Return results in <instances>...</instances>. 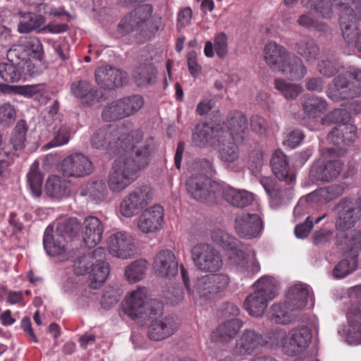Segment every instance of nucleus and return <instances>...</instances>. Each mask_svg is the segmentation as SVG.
<instances>
[{
	"label": "nucleus",
	"instance_id": "f257e3e1",
	"mask_svg": "<svg viewBox=\"0 0 361 361\" xmlns=\"http://www.w3.org/2000/svg\"><path fill=\"white\" fill-rule=\"evenodd\" d=\"M152 147L145 142L130 153L118 157L114 162L108 177V186L113 192L127 188L137 178L139 171L149 163Z\"/></svg>",
	"mask_w": 361,
	"mask_h": 361
},
{
	"label": "nucleus",
	"instance_id": "f03ea898",
	"mask_svg": "<svg viewBox=\"0 0 361 361\" xmlns=\"http://www.w3.org/2000/svg\"><path fill=\"white\" fill-rule=\"evenodd\" d=\"M142 134L137 130L128 132L123 126L112 124L94 130L90 137L92 148L110 155L125 154L139 148L143 144Z\"/></svg>",
	"mask_w": 361,
	"mask_h": 361
},
{
	"label": "nucleus",
	"instance_id": "7ed1b4c3",
	"mask_svg": "<svg viewBox=\"0 0 361 361\" xmlns=\"http://www.w3.org/2000/svg\"><path fill=\"white\" fill-rule=\"evenodd\" d=\"M354 0H301L303 7L315 11L324 18H331L332 6L340 12V26L343 37L347 42L352 43L357 38L355 27L357 18L354 11Z\"/></svg>",
	"mask_w": 361,
	"mask_h": 361
},
{
	"label": "nucleus",
	"instance_id": "20e7f679",
	"mask_svg": "<svg viewBox=\"0 0 361 361\" xmlns=\"http://www.w3.org/2000/svg\"><path fill=\"white\" fill-rule=\"evenodd\" d=\"M163 304L154 299H148L145 288H139L126 297L123 302L124 313L132 319H147L163 314Z\"/></svg>",
	"mask_w": 361,
	"mask_h": 361
},
{
	"label": "nucleus",
	"instance_id": "39448f33",
	"mask_svg": "<svg viewBox=\"0 0 361 361\" xmlns=\"http://www.w3.org/2000/svg\"><path fill=\"white\" fill-rule=\"evenodd\" d=\"M255 290L248 295L244 307L253 317H261L267 308L268 303L278 294V283L272 276H264L255 283Z\"/></svg>",
	"mask_w": 361,
	"mask_h": 361
},
{
	"label": "nucleus",
	"instance_id": "423d86ee",
	"mask_svg": "<svg viewBox=\"0 0 361 361\" xmlns=\"http://www.w3.org/2000/svg\"><path fill=\"white\" fill-rule=\"evenodd\" d=\"M180 274L188 291L195 298L209 299L219 293L225 290L230 283V278L224 274H213L202 276L195 283L194 290L190 288L188 272L183 265H180Z\"/></svg>",
	"mask_w": 361,
	"mask_h": 361
},
{
	"label": "nucleus",
	"instance_id": "0eeeda50",
	"mask_svg": "<svg viewBox=\"0 0 361 361\" xmlns=\"http://www.w3.org/2000/svg\"><path fill=\"white\" fill-rule=\"evenodd\" d=\"M202 171L204 174L192 176L186 182V188L188 193L195 200L204 202L212 194L216 192L218 187L216 182L212 181L207 177V174H212L213 172V164L207 159H202L200 161Z\"/></svg>",
	"mask_w": 361,
	"mask_h": 361
},
{
	"label": "nucleus",
	"instance_id": "6e6552de",
	"mask_svg": "<svg viewBox=\"0 0 361 361\" xmlns=\"http://www.w3.org/2000/svg\"><path fill=\"white\" fill-rule=\"evenodd\" d=\"M341 155V149L326 148L324 149L322 156L325 159L322 162L314 164L310 175L317 180L329 182L336 178L341 173L343 163L338 158Z\"/></svg>",
	"mask_w": 361,
	"mask_h": 361
},
{
	"label": "nucleus",
	"instance_id": "1a4fd4ad",
	"mask_svg": "<svg viewBox=\"0 0 361 361\" xmlns=\"http://www.w3.org/2000/svg\"><path fill=\"white\" fill-rule=\"evenodd\" d=\"M191 257L195 267L202 272H216L223 267L219 251L208 243L194 245L191 250Z\"/></svg>",
	"mask_w": 361,
	"mask_h": 361
},
{
	"label": "nucleus",
	"instance_id": "9d476101",
	"mask_svg": "<svg viewBox=\"0 0 361 361\" xmlns=\"http://www.w3.org/2000/svg\"><path fill=\"white\" fill-rule=\"evenodd\" d=\"M246 249L239 240L233 247H229L227 250L230 251L228 264L245 278H251L260 271V265L256 259L255 252H253L252 257L249 259Z\"/></svg>",
	"mask_w": 361,
	"mask_h": 361
},
{
	"label": "nucleus",
	"instance_id": "9b49d317",
	"mask_svg": "<svg viewBox=\"0 0 361 361\" xmlns=\"http://www.w3.org/2000/svg\"><path fill=\"white\" fill-rule=\"evenodd\" d=\"M152 188L142 185L130 192L120 204L121 214L127 218L134 216L140 213L152 200Z\"/></svg>",
	"mask_w": 361,
	"mask_h": 361
},
{
	"label": "nucleus",
	"instance_id": "f8f14e48",
	"mask_svg": "<svg viewBox=\"0 0 361 361\" xmlns=\"http://www.w3.org/2000/svg\"><path fill=\"white\" fill-rule=\"evenodd\" d=\"M153 8L150 4H143L124 16L118 23L117 30L121 35H125L136 29L145 32L151 22Z\"/></svg>",
	"mask_w": 361,
	"mask_h": 361
},
{
	"label": "nucleus",
	"instance_id": "ddd939ff",
	"mask_svg": "<svg viewBox=\"0 0 361 361\" xmlns=\"http://www.w3.org/2000/svg\"><path fill=\"white\" fill-rule=\"evenodd\" d=\"M226 132L222 126H213L207 123L197 124L192 133V142L200 147H215L225 140Z\"/></svg>",
	"mask_w": 361,
	"mask_h": 361
},
{
	"label": "nucleus",
	"instance_id": "4468645a",
	"mask_svg": "<svg viewBox=\"0 0 361 361\" xmlns=\"http://www.w3.org/2000/svg\"><path fill=\"white\" fill-rule=\"evenodd\" d=\"M312 334L310 328L301 326L291 329L287 332L283 353L293 357L305 351L312 341Z\"/></svg>",
	"mask_w": 361,
	"mask_h": 361
},
{
	"label": "nucleus",
	"instance_id": "2eb2a0df",
	"mask_svg": "<svg viewBox=\"0 0 361 361\" xmlns=\"http://www.w3.org/2000/svg\"><path fill=\"white\" fill-rule=\"evenodd\" d=\"M336 213L335 228L337 231L345 232L353 228L360 219L353 199L344 197L334 207Z\"/></svg>",
	"mask_w": 361,
	"mask_h": 361
},
{
	"label": "nucleus",
	"instance_id": "dca6fc26",
	"mask_svg": "<svg viewBox=\"0 0 361 361\" xmlns=\"http://www.w3.org/2000/svg\"><path fill=\"white\" fill-rule=\"evenodd\" d=\"M61 170L65 176L80 178L91 174L94 165L83 154L73 153L63 159Z\"/></svg>",
	"mask_w": 361,
	"mask_h": 361
},
{
	"label": "nucleus",
	"instance_id": "f3484780",
	"mask_svg": "<svg viewBox=\"0 0 361 361\" xmlns=\"http://www.w3.org/2000/svg\"><path fill=\"white\" fill-rule=\"evenodd\" d=\"M263 336L252 329H245L236 340L234 353L238 355L259 353L263 347Z\"/></svg>",
	"mask_w": 361,
	"mask_h": 361
},
{
	"label": "nucleus",
	"instance_id": "a211bd4d",
	"mask_svg": "<svg viewBox=\"0 0 361 361\" xmlns=\"http://www.w3.org/2000/svg\"><path fill=\"white\" fill-rule=\"evenodd\" d=\"M153 317L148 326L147 335L152 341H162L171 336L178 329L177 320L172 316Z\"/></svg>",
	"mask_w": 361,
	"mask_h": 361
},
{
	"label": "nucleus",
	"instance_id": "6ab92c4d",
	"mask_svg": "<svg viewBox=\"0 0 361 361\" xmlns=\"http://www.w3.org/2000/svg\"><path fill=\"white\" fill-rule=\"evenodd\" d=\"M152 266L156 275L161 278L170 279L178 272V260L170 250L159 251L154 258Z\"/></svg>",
	"mask_w": 361,
	"mask_h": 361
},
{
	"label": "nucleus",
	"instance_id": "aec40b11",
	"mask_svg": "<svg viewBox=\"0 0 361 361\" xmlns=\"http://www.w3.org/2000/svg\"><path fill=\"white\" fill-rule=\"evenodd\" d=\"M262 228V221L256 214H242L235 220V232L243 238L252 239L258 237Z\"/></svg>",
	"mask_w": 361,
	"mask_h": 361
},
{
	"label": "nucleus",
	"instance_id": "412c9836",
	"mask_svg": "<svg viewBox=\"0 0 361 361\" xmlns=\"http://www.w3.org/2000/svg\"><path fill=\"white\" fill-rule=\"evenodd\" d=\"M95 80L101 87L114 89L127 82V73L112 66H105L96 69Z\"/></svg>",
	"mask_w": 361,
	"mask_h": 361
},
{
	"label": "nucleus",
	"instance_id": "4be33fe9",
	"mask_svg": "<svg viewBox=\"0 0 361 361\" xmlns=\"http://www.w3.org/2000/svg\"><path fill=\"white\" fill-rule=\"evenodd\" d=\"M109 252L118 258L129 259L135 255L133 238L126 232L112 234L108 240Z\"/></svg>",
	"mask_w": 361,
	"mask_h": 361
},
{
	"label": "nucleus",
	"instance_id": "5701e85b",
	"mask_svg": "<svg viewBox=\"0 0 361 361\" xmlns=\"http://www.w3.org/2000/svg\"><path fill=\"white\" fill-rule=\"evenodd\" d=\"M260 183L269 197L270 205L276 209L287 203L292 197V188H285L269 177H262Z\"/></svg>",
	"mask_w": 361,
	"mask_h": 361
},
{
	"label": "nucleus",
	"instance_id": "b1692460",
	"mask_svg": "<svg viewBox=\"0 0 361 361\" xmlns=\"http://www.w3.org/2000/svg\"><path fill=\"white\" fill-rule=\"evenodd\" d=\"M332 82L326 90V95L331 100L338 102L358 97L348 75L340 74L333 80Z\"/></svg>",
	"mask_w": 361,
	"mask_h": 361
},
{
	"label": "nucleus",
	"instance_id": "393cba45",
	"mask_svg": "<svg viewBox=\"0 0 361 361\" xmlns=\"http://www.w3.org/2000/svg\"><path fill=\"white\" fill-rule=\"evenodd\" d=\"M163 222V207L154 205L142 213L138 219L137 227L144 233H152L161 230Z\"/></svg>",
	"mask_w": 361,
	"mask_h": 361
},
{
	"label": "nucleus",
	"instance_id": "a878e982",
	"mask_svg": "<svg viewBox=\"0 0 361 361\" xmlns=\"http://www.w3.org/2000/svg\"><path fill=\"white\" fill-rule=\"evenodd\" d=\"M27 50L28 56L30 59L23 63H20L21 68L23 69V81L27 80L30 78L36 77L47 68V66L44 62L42 61L44 56L43 47H26Z\"/></svg>",
	"mask_w": 361,
	"mask_h": 361
},
{
	"label": "nucleus",
	"instance_id": "bb28decb",
	"mask_svg": "<svg viewBox=\"0 0 361 361\" xmlns=\"http://www.w3.org/2000/svg\"><path fill=\"white\" fill-rule=\"evenodd\" d=\"M335 244L343 255L359 257L361 251V228L354 229L349 233L340 232L336 233Z\"/></svg>",
	"mask_w": 361,
	"mask_h": 361
},
{
	"label": "nucleus",
	"instance_id": "cd10ccee",
	"mask_svg": "<svg viewBox=\"0 0 361 361\" xmlns=\"http://www.w3.org/2000/svg\"><path fill=\"white\" fill-rule=\"evenodd\" d=\"M71 92L73 96L79 99L81 103L86 106H92L100 102L102 94L97 88L93 87L86 80H78L71 85Z\"/></svg>",
	"mask_w": 361,
	"mask_h": 361
},
{
	"label": "nucleus",
	"instance_id": "c85d7f7f",
	"mask_svg": "<svg viewBox=\"0 0 361 361\" xmlns=\"http://www.w3.org/2000/svg\"><path fill=\"white\" fill-rule=\"evenodd\" d=\"M270 164L274 174L279 180L288 185L295 182V175L290 172L288 157L281 149H278L274 152Z\"/></svg>",
	"mask_w": 361,
	"mask_h": 361
},
{
	"label": "nucleus",
	"instance_id": "c756f323",
	"mask_svg": "<svg viewBox=\"0 0 361 361\" xmlns=\"http://www.w3.org/2000/svg\"><path fill=\"white\" fill-rule=\"evenodd\" d=\"M357 138V128L354 125L343 123L334 128L327 135V140L341 149V146H348Z\"/></svg>",
	"mask_w": 361,
	"mask_h": 361
},
{
	"label": "nucleus",
	"instance_id": "7c9ffc66",
	"mask_svg": "<svg viewBox=\"0 0 361 361\" xmlns=\"http://www.w3.org/2000/svg\"><path fill=\"white\" fill-rule=\"evenodd\" d=\"M84 226L85 231L82 235L84 243L87 247H94L102 240L103 224L99 218L89 216L85 218Z\"/></svg>",
	"mask_w": 361,
	"mask_h": 361
},
{
	"label": "nucleus",
	"instance_id": "2f4dec72",
	"mask_svg": "<svg viewBox=\"0 0 361 361\" xmlns=\"http://www.w3.org/2000/svg\"><path fill=\"white\" fill-rule=\"evenodd\" d=\"M243 324V322L239 319L225 321L212 331L211 339L214 342L229 343L235 337Z\"/></svg>",
	"mask_w": 361,
	"mask_h": 361
},
{
	"label": "nucleus",
	"instance_id": "473e14b6",
	"mask_svg": "<svg viewBox=\"0 0 361 361\" xmlns=\"http://www.w3.org/2000/svg\"><path fill=\"white\" fill-rule=\"evenodd\" d=\"M65 237L57 232L54 234L52 226H48L44 233L43 245L47 253L50 256H59L66 251Z\"/></svg>",
	"mask_w": 361,
	"mask_h": 361
},
{
	"label": "nucleus",
	"instance_id": "72a5a7b5",
	"mask_svg": "<svg viewBox=\"0 0 361 361\" xmlns=\"http://www.w3.org/2000/svg\"><path fill=\"white\" fill-rule=\"evenodd\" d=\"M226 137L231 138L233 141L238 142L239 140H243V134L247 130L246 116L239 111L231 113L227 118Z\"/></svg>",
	"mask_w": 361,
	"mask_h": 361
},
{
	"label": "nucleus",
	"instance_id": "f704fd0d",
	"mask_svg": "<svg viewBox=\"0 0 361 361\" xmlns=\"http://www.w3.org/2000/svg\"><path fill=\"white\" fill-rule=\"evenodd\" d=\"M304 114L308 118H317L327 109L326 101L319 97L305 94L300 98Z\"/></svg>",
	"mask_w": 361,
	"mask_h": 361
},
{
	"label": "nucleus",
	"instance_id": "c9c22d12",
	"mask_svg": "<svg viewBox=\"0 0 361 361\" xmlns=\"http://www.w3.org/2000/svg\"><path fill=\"white\" fill-rule=\"evenodd\" d=\"M279 71L293 80H300L307 74V68L301 59L290 54Z\"/></svg>",
	"mask_w": 361,
	"mask_h": 361
},
{
	"label": "nucleus",
	"instance_id": "e433bc0d",
	"mask_svg": "<svg viewBox=\"0 0 361 361\" xmlns=\"http://www.w3.org/2000/svg\"><path fill=\"white\" fill-rule=\"evenodd\" d=\"M224 200L236 207H245L252 204L254 200L252 193L245 190H237L228 186L222 192Z\"/></svg>",
	"mask_w": 361,
	"mask_h": 361
},
{
	"label": "nucleus",
	"instance_id": "4c0bfd02",
	"mask_svg": "<svg viewBox=\"0 0 361 361\" xmlns=\"http://www.w3.org/2000/svg\"><path fill=\"white\" fill-rule=\"evenodd\" d=\"M109 264L108 262L102 260H96L94 262L88 273L90 288H100L106 281L109 274Z\"/></svg>",
	"mask_w": 361,
	"mask_h": 361
},
{
	"label": "nucleus",
	"instance_id": "58836bf2",
	"mask_svg": "<svg viewBox=\"0 0 361 361\" xmlns=\"http://www.w3.org/2000/svg\"><path fill=\"white\" fill-rule=\"evenodd\" d=\"M309 293L308 286L305 284H296L290 287L287 299L291 310L304 308L307 305Z\"/></svg>",
	"mask_w": 361,
	"mask_h": 361
},
{
	"label": "nucleus",
	"instance_id": "ea45409f",
	"mask_svg": "<svg viewBox=\"0 0 361 361\" xmlns=\"http://www.w3.org/2000/svg\"><path fill=\"white\" fill-rule=\"evenodd\" d=\"M288 56L284 47H264L263 57L274 71H279Z\"/></svg>",
	"mask_w": 361,
	"mask_h": 361
},
{
	"label": "nucleus",
	"instance_id": "a19ab883",
	"mask_svg": "<svg viewBox=\"0 0 361 361\" xmlns=\"http://www.w3.org/2000/svg\"><path fill=\"white\" fill-rule=\"evenodd\" d=\"M349 323L348 339L355 344H361V307L350 309L347 313Z\"/></svg>",
	"mask_w": 361,
	"mask_h": 361
},
{
	"label": "nucleus",
	"instance_id": "79ce46f5",
	"mask_svg": "<svg viewBox=\"0 0 361 361\" xmlns=\"http://www.w3.org/2000/svg\"><path fill=\"white\" fill-rule=\"evenodd\" d=\"M45 189L48 196L56 200L66 197L70 193L68 183L58 176L49 177Z\"/></svg>",
	"mask_w": 361,
	"mask_h": 361
},
{
	"label": "nucleus",
	"instance_id": "37998d69",
	"mask_svg": "<svg viewBox=\"0 0 361 361\" xmlns=\"http://www.w3.org/2000/svg\"><path fill=\"white\" fill-rule=\"evenodd\" d=\"M45 18L42 15L34 13H20L18 31L20 33H28L39 30L44 24Z\"/></svg>",
	"mask_w": 361,
	"mask_h": 361
},
{
	"label": "nucleus",
	"instance_id": "c03bdc74",
	"mask_svg": "<svg viewBox=\"0 0 361 361\" xmlns=\"http://www.w3.org/2000/svg\"><path fill=\"white\" fill-rule=\"evenodd\" d=\"M157 71L152 63L140 65L133 73V77L138 86L154 84L157 80Z\"/></svg>",
	"mask_w": 361,
	"mask_h": 361
},
{
	"label": "nucleus",
	"instance_id": "a18cd8bd",
	"mask_svg": "<svg viewBox=\"0 0 361 361\" xmlns=\"http://www.w3.org/2000/svg\"><path fill=\"white\" fill-rule=\"evenodd\" d=\"M106 194V185L103 180H92L90 181L80 192L81 195L89 196L96 203L104 201Z\"/></svg>",
	"mask_w": 361,
	"mask_h": 361
},
{
	"label": "nucleus",
	"instance_id": "49530a36",
	"mask_svg": "<svg viewBox=\"0 0 361 361\" xmlns=\"http://www.w3.org/2000/svg\"><path fill=\"white\" fill-rule=\"evenodd\" d=\"M27 130L28 126L26 121L24 119L18 121L9 140L10 144L15 151H20L24 149Z\"/></svg>",
	"mask_w": 361,
	"mask_h": 361
},
{
	"label": "nucleus",
	"instance_id": "de8ad7c7",
	"mask_svg": "<svg viewBox=\"0 0 361 361\" xmlns=\"http://www.w3.org/2000/svg\"><path fill=\"white\" fill-rule=\"evenodd\" d=\"M287 332L286 330L276 328L267 332L265 336H263V347L269 349H276L281 348L283 352V346L286 342Z\"/></svg>",
	"mask_w": 361,
	"mask_h": 361
},
{
	"label": "nucleus",
	"instance_id": "09e8293b",
	"mask_svg": "<svg viewBox=\"0 0 361 361\" xmlns=\"http://www.w3.org/2000/svg\"><path fill=\"white\" fill-rule=\"evenodd\" d=\"M20 63L18 64L1 63H0V76L6 82H18L23 80Z\"/></svg>",
	"mask_w": 361,
	"mask_h": 361
},
{
	"label": "nucleus",
	"instance_id": "8fccbe9b",
	"mask_svg": "<svg viewBox=\"0 0 361 361\" xmlns=\"http://www.w3.org/2000/svg\"><path fill=\"white\" fill-rule=\"evenodd\" d=\"M230 139L226 137L221 142L218 150L220 159L226 164L233 163L239 158V149L233 142L229 141Z\"/></svg>",
	"mask_w": 361,
	"mask_h": 361
},
{
	"label": "nucleus",
	"instance_id": "3c124183",
	"mask_svg": "<svg viewBox=\"0 0 361 361\" xmlns=\"http://www.w3.org/2000/svg\"><path fill=\"white\" fill-rule=\"evenodd\" d=\"M147 262L145 259H138L133 262L126 267L125 275L130 283H135L142 280L147 269Z\"/></svg>",
	"mask_w": 361,
	"mask_h": 361
},
{
	"label": "nucleus",
	"instance_id": "603ef678",
	"mask_svg": "<svg viewBox=\"0 0 361 361\" xmlns=\"http://www.w3.org/2000/svg\"><path fill=\"white\" fill-rule=\"evenodd\" d=\"M274 87L288 100L296 99L302 91L300 85L291 83L281 78L275 79Z\"/></svg>",
	"mask_w": 361,
	"mask_h": 361
},
{
	"label": "nucleus",
	"instance_id": "864d4df0",
	"mask_svg": "<svg viewBox=\"0 0 361 361\" xmlns=\"http://www.w3.org/2000/svg\"><path fill=\"white\" fill-rule=\"evenodd\" d=\"M343 255L345 258L341 260L333 270V274L336 278H344L357 267V257L350 255Z\"/></svg>",
	"mask_w": 361,
	"mask_h": 361
},
{
	"label": "nucleus",
	"instance_id": "5fc2aeb1",
	"mask_svg": "<svg viewBox=\"0 0 361 361\" xmlns=\"http://www.w3.org/2000/svg\"><path fill=\"white\" fill-rule=\"evenodd\" d=\"M289 310L292 311L288 301L284 304H274L271 309V321L281 324L290 323L292 321V316Z\"/></svg>",
	"mask_w": 361,
	"mask_h": 361
},
{
	"label": "nucleus",
	"instance_id": "6e6d98bb",
	"mask_svg": "<svg viewBox=\"0 0 361 361\" xmlns=\"http://www.w3.org/2000/svg\"><path fill=\"white\" fill-rule=\"evenodd\" d=\"M27 183L32 195L39 197L42 195L43 176L39 171L38 164L35 163L27 174Z\"/></svg>",
	"mask_w": 361,
	"mask_h": 361
},
{
	"label": "nucleus",
	"instance_id": "4d7b16f0",
	"mask_svg": "<svg viewBox=\"0 0 361 361\" xmlns=\"http://www.w3.org/2000/svg\"><path fill=\"white\" fill-rule=\"evenodd\" d=\"M125 111L120 99L112 102L104 108L102 117L105 121H111L126 118Z\"/></svg>",
	"mask_w": 361,
	"mask_h": 361
},
{
	"label": "nucleus",
	"instance_id": "13d9d810",
	"mask_svg": "<svg viewBox=\"0 0 361 361\" xmlns=\"http://www.w3.org/2000/svg\"><path fill=\"white\" fill-rule=\"evenodd\" d=\"M126 117L137 112L144 105V99L139 94L120 99Z\"/></svg>",
	"mask_w": 361,
	"mask_h": 361
},
{
	"label": "nucleus",
	"instance_id": "bf43d9fd",
	"mask_svg": "<svg viewBox=\"0 0 361 361\" xmlns=\"http://www.w3.org/2000/svg\"><path fill=\"white\" fill-rule=\"evenodd\" d=\"M211 238L217 245L224 249L228 250L231 246H234L238 243V239L231 235L223 229L216 228L212 231Z\"/></svg>",
	"mask_w": 361,
	"mask_h": 361
},
{
	"label": "nucleus",
	"instance_id": "052dcab7",
	"mask_svg": "<svg viewBox=\"0 0 361 361\" xmlns=\"http://www.w3.org/2000/svg\"><path fill=\"white\" fill-rule=\"evenodd\" d=\"M81 228L80 222L77 218L71 217L65 220L57 227L56 232L64 236L73 237L78 233Z\"/></svg>",
	"mask_w": 361,
	"mask_h": 361
},
{
	"label": "nucleus",
	"instance_id": "680f3d73",
	"mask_svg": "<svg viewBox=\"0 0 361 361\" xmlns=\"http://www.w3.org/2000/svg\"><path fill=\"white\" fill-rule=\"evenodd\" d=\"M73 133L69 126L67 125H62L54 133V138L48 145L50 147L65 145L70 141Z\"/></svg>",
	"mask_w": 361,
	"mask_h": 361
},
{
	"label": "nucleus",
	"instance_id": "e2e57ef3",
	"mask_svg": "<svg viewBox=\"0 0 361 361\" xmlns=\"http://www.w3.org/2000/svg\"><path fill=\"white\" fill-rule=\"evenodd\" d=\"M350 119V114L348 111L344 109H335L322 119L324 123H334L340 124L348 123Z\"/></svg>",
	"mask_w": 361,
	"mask_h": 361
},
{
	"label": "nucleus",
	"instance_id": "0e129e2a",
	"mask_svg": "<svg viewBox=\"0 0 361 361\" xmlns=\"http://www.w3.org/2000/svg\"><path fill=\"white\" fill-rule=\"evenodd\" d=\"M16 118V109L14 105L5 102L0 104V123L10 125Z\"/></svg>",
	"mask_w": 361,
	"mask_h": 361
},
{
	"label": "nucleus",
	"instance_id": "69168bd1",
	"mask_svg": "<svg viewBox=\"0 0 361 361\" xmlns=\"http://www.w3.org/2000/svg\"><path fill=\"white\" fill-rule=\"evenodd\" d=\"M93 263L92 255H86L78 258L73 264L75 274L81 276L88 274Z\"/></svg>",
	"mask_w": 361,
	"mask_h": 361
},
{
	"label": "nucleus",
	"instance_id": "338daca9",
	"mask_svg": "<svg viewBox=\"0 0 361 361\" xmlns=\"http://www.w3.org/2000/svg\"><path fill=\"white\" fill-rule=\"evenodd\" d=\"M298 23L303 27L316 30L319 32H325L327 30L326 24L318 23L309 13L301 15L298 18Z\"/></svg>",
	"mask_w": 361,
	"mask_h": 361
},
{
	"label": "nucleus",
	"instance_id": "774afa93",
	"mask_svg": "<svg viewBox=\"0 0 361 361\" xmlns=\"http://www.w3.org/2000/svg\"><path fill=\"white\" fill-rule=\"evenodd\" d=\"M318 71L323 75L330 78L339 71V65L336 61L322 60L318 64Z\"/></svg>",
	"mask_w": 361,
	"mask_h": 361
}]
</instances>
